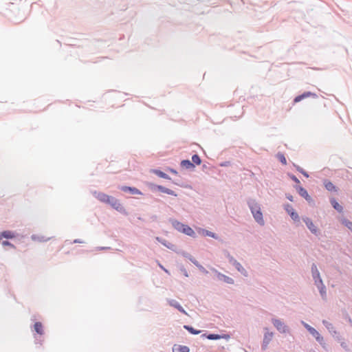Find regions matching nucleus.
<instances>
[{
  "instance_id": "7ed1b4c3",
  "label": "nucleus",
  "mask_w": 352,
  "mask_h": 352,
  "mask_svg": "<svg viewBox=\"0 0 352 352\" xmlns=\"http://www.w3.org/2000/svg\"><path fill=\"white\" fill-rule=\"evenodd\" d=\"M33 331H34L39 336H34V342L36 344H42L43 340L41 336L44 334L43 326L41 322H36L33 325Z\"/></svg>"
},
{
  "instance_id": "6e6d98bb",
  "label": "nucleus",
  "mask_w": 352,
  "mask_h": 352,
  "mask_svg": "<svg viewBox=\"0 0 352 352\" xmlns=\"http://www.w3.org/2000/svg\"><path fill=\"white\" fill-rule=\"evenodd\" d=\"M301 324L303 325V327L307 324L306 322H305L304 321H301Z\"/></svg>"
},
{
  "instance_id": "6ab92c4d",
  "label": "nucleus",
  "mask_w": 352,
  "mask_h": 352,
  "mask_svg": "<svg viewBox=\"0 0 352 352\" xmlns=\"http://www.w3.org/2000/svg\"><path fill=\"white\" fill-rule=\"evenodd\" d=\"M199 233L204 236H210L214 239H219V238L217 234L206 229L199 228Z\"/></svg>"
},
{
  "instance_id": "c85d7f7f",
  "label": "nucleus",
  "mask_w": 352,
  "mask_h": 352,
  "mask_svg": "<svg viewBox=\"0 0 352 352\" xmlns=\"http://www.w3.org/2000/svg\"><path fill=\"white\" fill-rule=\"evenodd\" d=\"M153 172L156 175H157L158 177H160L161 178H163V179H168V180H170L171 179V178L166 173H164L163 171H162L160 170L154 169V170H153Z\"/></svg>"
},
{
  "instance_id": "2f4dec72",
  "label": "nucleus",
  "mask_w": 352,
  "mask_h": 352,
  "mask_svg": "<svg viewBox=\"0 0 352 352\" xmlns=\"http://www.w3.org/2000/svg\"><path fill=\"white\" fill-rule=\"evenodd\" d=\"M184 257L188 258L190 261H191L193 264L194 262L197 261L193 256H192L189 253L182 251L180 253Z\"/></svg>"
},
{
  "instance_id": "aec40b11",
  "label": "nucleus",
  "mask_w": 352,
  "mask_h": 352,
  "mask_svg": "<svg viewBox=\"0 0 352 352\" xmlns=\"http://www.w3.org/2000/svg\"><path fill=\"white\" fill-rule=\"evenodd\" d=\"M1 236L2 238H5L6 239H12L16 237V234L11 230H4L0 232Z\"/></svg>"
},
{
  "instance_id": "e433bc0d",
  "label": "nucleus",
  "mask_w": 352,
  "mask_h": 352,
  "mask_svg": "<svg viewBox=\"0 0 352 352\" xmlns=\"http://www.w3.org/2000/svg\"><path fill=\"white\" fill-rule=\"evenodd\" d=\"M116 199V197H113V196H110L109 195L107 200H106V202L105 204H108L109 206H111V204L113 203V201Z\"/></svg>"
},
{
  "instance_id": "20e7f679",
  "label": "nucleus",
  "mask_w": 352,
  "mask_h": 352,
  "mask_svg": "<svg viewBox=\"0 0 352 352\" xmlns=\"http://www.w3.org/2000/svg\"><path fill=\"white\" fill-rule=\"evenodd\" d=\"M272 323L276 330L280 333H289V328L280 319L272 318Z\"/></svg>"
},
{
  "instance_id": "37998d69",
  "label": "nucleus",
  "mask_w": 352,
  "mask_h": 352,
  "mask_svg": "<svg viewBox=\"0 0 352 352\" xmlns=\"http://www.w3.org/2000/svg\"><path fill=\"white\" fill-rule=\"evenodd\" d=\"M290 178L296 184H299V179L294 175H290Z\"/></svg>"
},
{
  "instance_id": "dca6fc26",
  "label": "nucleus",
  "mask_w": 352,
  "mask_h": 352,
  "mask_svg": "<svg viewBox=\"0 0 352 352\" xmlns=\"http://www.w3.org/2000/svg\"><path fill=\"white\" fill-rule=\"evenodd\" d=\"M169 221L171 223L173 227L175 230H177V231L182 233L183 228L185 227L186 224H184V223L179 222V221L175 219H172V218H170L169 219Z\"/></svg>"
},
{
  "instance_id": "f8f14e48",
  "label": "nucleus",
  "mask_w": 352,
  "mask_h": 352,
  "mask_svg": "<svg viewBox=\"0 0 352 352\" xmlns=\"http://www.w3.org/2000/svg\"><path fill=\"white\" fill-rule=\"evenodd\" d=\"M285 210L287 211V212L289 214V216L291 217V218L294 221H300V217H299V215L298 214V213L294 210V208H292V206L287 204L286 206H285Z\"/></svg>"
},
{
  "instance_id": "2eb2a0df",
  "label": "nucleus",
  "mask_w": 352,
  "mask_h": 352,
  "mask_svg": "<svg viewBox=\"0 0 352 352\" xmlns=\"http://www.w3.org/2000/svg\"><path fill=\"white\" fill-rule=\"evenodd\" d=\"M168 302L170 306L175 307L179 312H181V313H182V314H184L185 315H187L186 311L184 309V308L181 306V305L176 300L168 299Z\"/></svg>"
},
{
  "instance_id": "6e6552de",
  "label": "nucleus",
  "mask_w": 352,
  "mask_h": 352,
  "mask_svg": "<svg viewBox=\"0 0 352 352\" xmlns=\"http://www.w3.org/2000/svg\"><path fill=\"white\" fill-rule=\"evenodd\" d=\"M212 271L216 274L217 278L219 280L223 281L228 284H234V280L232 278L229 277V276L219 272L215 268H212Z\"/></svg>"
},
{
  "instance_id": "58836bf2",
  "label": "nucleus",
  "mask_w": 352,
  "mask_h": 352,
  "mask_svg": "<svg viewBox=\"0 0 352 352\" xmlns=\"http://www.w3.org/2000/svg\"><path fill=\"white\" fill-rule=\"evenodd\" d=\"M224 255L228 258L229 263L231 261V259L234 258L228 251H225Z\"/></svg>"
},
{
  "instance_id": "de8ad7c7",
  "label": "nucleus",
  "mask_w": 352,
  "mask_h": 352,
  "mask_svg": "<svg viewBox=\"0 0 352 352\" xmlns=\"http://www.w3.org/2000/svg\"><path fill=\"white\" fill-rule=\"evenodd\" d=\"M300 173L302 174L305 177H309V174L304 170H302Z\"/></svg>"
},
{
  "instance_id": "cd10ccee",
  "label": "nucleus",
  "mask_w": 352,
  "mask_h": 352,
  "mask_svg": "<svg viewBox=\"0 0 352 352\" xmlns=\"http://www.w3.org/2000/svg\"><path fill=\"white\" fill-rule=\"evenodd\" d=\"M181 166L185 168L186 169H193L195 166L192 162L188 160H184L181 162Z\"/></svg>"
},
{
  "instance_id": "c03bdc74",
  "label": "nucleus",
  "mask_w": 352,
  "mask_h": 352,
  "mask_svg": "<svg viewBox=\"0 0 352 352\" xmlns=\"http://www.w3.org/2000/svg\"><path fill=\"white\" fill-rule=\"evenodd\" d=\"M286 198L290 201H294V197L290 194H286Z\"/></svg>"
},
{
  "instance_id": "4d7b16f0",
  "label": "nucleus",
  "mask_w": 352,
  "mask_h": 352,
  "mask_svg": "<svg viewBox=\"0 0 352 352\" xmlns=\"http://www.w3.org/2000/svg\"><path fill=\"white\" fill-rule=\"evenodd\" d=\"M173 182L175 184H176V185H179V183H178L177 182H176V181Z\"/></svg>"
},
{
  "instance_id": "f257e3e1",
  "label": "nucleus",
  "mask_w": 352,
  "mask_h": 352,
  "mask_svg": "<svg viewBox=\"0 0 352 352\" xmlns=\"http://www.w3.org/2000/svg\"><path fill=\"white\" fill-rule=\"evenodd\" d=\"M247 204L255 221L260 226H264L265 221L263 219L260 204L255 199L251 198L248 199Z\"/></svg>"
},
{
  "instance_id": "f3484780",
  "label": "nucleus",
  "mask_w": 352,
  "mask_h": 352,
  "mask_svg": "<svg viewBox=\"0 0 352 352\" xmlns=\"http://www.w3.org/2000/svg\"><path fill=\"white\" fill-rule=\"evenodd\" d=\"M296 190H297L298 193L303 198H305L306 200H309L311 199L310 196L309 195L307 190L302 187L301 186L296 185L294 186Z\"/></svg>"
},
{
  "instance_id": "a18cd8bd",
  "label": "nucleus",
  "mask_w": 352,
  "mask_h": 352,
  "mask_svg": "<svg viewBox=\"0 0 352 352\" xmlns=\"http://www.w3.org/2000/svg\"><path fill=\"white\" fill-rule=\"evenodd\" d=\"M181 271L183 272L184 275L186 276V277H188V272L186 271V270L185 268H182L181 269Z\"/></svg>"
},
{
  "instance_id": "13d9d810",
  "label": "nucleus",
  "mask_w": 352,
  "mask_h": 352,
  "mask_svg": "<svg viewBox=\"0 0 352 352\" xmlns=\"http://www.w3.org/2000/svg\"><path fill=\"white\" fill-rule=\"evenodd\" d=\"M349 322L350 323H352V320L351 319V318H349Z\"/></svg>"
},
{
  "instance_id": "79ce46f5",
  "label": "nucleus",
  "mask_w": 352,
  "mask_h": 352,
  "mask_svg": "<svg viewBox=\"0 0 352 352\" xmlns=\"http://www.w3.org/2000/svg\"><path fill=\"white\" fill-rule=\"evenodd\" d=\"M340 346L346 351H349L348 345L345 342H341Z\"/></svg>"
},
{
  "instance_id": "ddd939ff",
  "label": "nucleus",
  "mask_w": 352,
  "mask_h": 352,
  "mask_svg": "<svg viewBox=\"0 0 352 352\" xmlns=\"http://www.w3.org/2000/svg\"><path fill=\"white\" fill-rule=\"evenodd\" d=\"M113 209L119 212L120 213L122 214H127V212L126 211L125 208L122 205L120 204V201L116 199L113 203L111 206Z\"/></svg>"
},
{
  "instance_id": "5fc2aeb1",
  "label": "nucleus",
  "mask_w": 352,
  "mask_h": 352,
  "mask_svg": "<svg viewBox=\"0 0 352 352\" xmlns=\"http://www.w3.org/2000/svg\"><path fill=\"white\" fill-rule=\"evenodd\" d=\"M110 248H106V247H102L100 248L101 250H104V249H109Z\"/></svg>"
},
{
  "instance_id": "9d476101",
  "label": "nucleus",
  "mask_w": 352,
  "mask_h": 352,
  "mask_svg": "<svg viewBox=\"0 0 352 352\" xmlns=\"http://www.w3.org/2000/svg\"><path fill=\"white\" fill-rule=\"evenodd\" d=\"M230 263L232 265L236 268V270L238 272H239L241 274H243L245 276H248V272L246 270L235 258L231 259Z\"/></svg>"
},
{
  "instance_id": "c756f323",
  "label": "nucleus",
  "mask_w": 352,
  "mask_h": 352,
  "mask_svg": "<svg viewBox=\"0 0 352 352\" xmlns=\"http://www.w3.org/2000/svg\"><path fill=\"white\" fill-rule=\"evenodd\" d=\"M184 328L192 335H198L201 333L200 330H197L190 325H184Z\"/></svg>"
},
{
  "instance_id": "ea45409f",
  "label": "nucleus",
  "mask_w": 352,
  "mask_h": 352,
  "mask_svg": "<svg viewBox=\"0 0 352 352\" xmlns=\"http://www.w3.org/2000/svg\"><path fill=\"white\" fill-rule=\"evenodd\" d=\"M302 100H303V99H302V96H301V94H300V95H299V96H296V97L294 98V103H297V102H300Z\"/></svg>"
},
{
  "instance_id": "39448f33",
  "label": "nucleus",
  "mask_w": 352,
  "mask_h": 352,
  "mask_svg": "<svg viewBox=\"0 0 352 352\" xmlns=\"http://www.w3.org/2000/svg\"><path fill=\"white\" fill-rule=\"evenodd\" d=\"M322 324L335 339H336L338 341H341L342 340V336L340 335V333L335 329L333 325L331 322L325 320H323Z\"/></svg>"
},
{
  "instance_id": "4be33fe9",
  "label": "nucleus",
  "mask_w": 352,
  "mask_h": 352,
  "mask_svg": "<svg viewBox=\"0 0 352 352\" xmlns=\"http://www.w3.org/2000/svg\"><path fill=\"white\" fill-rule=\"evenodd\" d=\"M156 240L160 242L161 244H162L163 245H164L165 247H166L167 248L171 250H173L174 248H175V245H173V243L168 242V241H166V239H162L161 237H156Z\"/></svg>"
},
{
  "instance_id": "b1692460",
  "label": "nucleus",
  "mask_w": 352,
  "mask_h": 352,
  "mask_svg": "<svg viewBox=\"0 0 352 352\" xmlns=\"http://www.w3.org/2000/svg\"><path fill=\"white\" fill-rule=\"evenodd\" d=\"M190 352V349L188 346L185 345H177L175 344L173 347V352Z\"/></svg>"
},
{
  "instance_id": "603ef678",
  "label": "nucleus",
  "mask_w": 352,
  "mask_h": 352,
  "mask_svg": "<svg viewBox=\"0 0 352 352\" xmlns=\"http://www.w3.org/2000/svg\"><path fill=\"white\" fill-rule=\"evenodd\" d=\"M82 243V241H80L79 239H75V240L73 241V243Z\"/></svg>"
},
{
  "instance_id": "a211bd4d",
  "label": "nucleus",
  "mask_w": 352,
  "mask_h": 352,
  "mask_svg": "<svg viewBox=\"0 0 352 352\" xmlns=\"http://www.w3.org/2000/svg\"><path fill=\"white\" fill-rule=\"evenodd\" d=\"M91 193L98 200L104 204H105L106 200L109 196L108 195L104 192H98L96 190L93 191Z\"/></svg>"
},
{
  "instance_id": "09e8293b",
  "label": "nucleus",
  "mask_w": 352,
  "mask_h": 352,
  "mask_svg": "<svg viewBox=\"0 0 352 352\" xmlns=\"http://www.w3.org/2000/svg\"><path fill=\"white\" fill-rule=\"evenodd\" d=\"M300 173L302 174L305 177H309V174L304 170H302Z\"/></svg>"
},
{
  "instance_id": "bb28decb",
  "label": "nucleus",
  "mask_w": 352,
  "mask_h": 352,
  "mask_svg": "<svg viewBox=\"0 0 352 352\" xmlns=\"http://www.w3.org/2000/svg\"><path fill=\"white\" fill-rule=\"evenodd\" d=\"M182 233L193 238L196 236V233L195 232V231L188 225H186L185 227L183 228Z\"/></svg>"
},
{
  "instance_id": "5701e85b",
  "label": "nucleus",
  "mask_w": 352,
  "mask_h": 352,
  "mask_svg": "<svg viewBox=\"0 0 352 352\" xmlns=\"http://www.w3.org/2000/svg\"><path fill=\"white\" fill-rule=\"evenodd\" d=\"M31 239L34 241H38V242H47L51 238L50 237H45L42 235H38V234H32L31 236Z\"/></svg>"
},
{
  "instance_id": "49530a36",
  "label": "nucleus",
  "mask_w": 352,
  "mask_h": 352,
  "mask_svg": "<svg viewBox=\"0 0 352 352\" xmlns=\"http://www.w3.org/2000/svg\"><path fill=\"white\" fill-rule=\"evenodd\" d=\"M168 170L169 172H170L173 174L177 175V173H178L177 171L173 168H169Z\"/></svg>"
},
{
  "instance_id": "8fccbe9b",
  "label": "nucleus",
  "mask_w": 352,
  "mask_h": 352,
  "mask_svg": "<svg viewBox=\"0 0 352 352\" xmlns=\"http://www.w3.org/2000/svg\"><path fill=\"white\" fill-rule=\"evenodd\" d=\"M296 170L299 172V173H301V171L303 170V168H302L300 166H297V165H294Z\"/></svg>"
},
{
  "instance_id": "1a4fd4ad",
  "label": "nucleus",
  "mask_w": 352,
  "mask_h": 352,
  "mask_svg": "<svg viewBox=\"0 0 352 352\" xmlns=\"http://www.w3.org/2000/svg\"><path fill=\"white\" fill-rule=\"evenodd\" d=\"M311 274L313 279L314 280V283L316 285H322L323 283L322 278L320 275V272L317 268V266L315 263L311 265Z\"/></svg>"
},
{
  "instance_id": "4c0bfd02",
  "label": "nucleus",
  "mask_w": 352,
  "mask_h": 352,
  "mask_svg": "<svg viewBox=\"0 0 352 352\" xmlns=\"http://www.w3.org/2000/svg\"><path fill=\"white\" fill-rule=\"evenodd\" d=\"M2 243V245L3 246H9L11 248H13V249H15L16 247L14 245H13L12 243H11L10 241H8V240H5V241H3L1 242Z\"/></svg>"
},
{
  "instance_id": "412c9836",
  "label": "nucleus",
  "mask_w": 352,
  "mask_h": 352,
  "mask_svg": "<svg viewBox=\"0 0 352 352\" xmlns=\"http://www.w3.org/2000/svg\"><path fill=\"white\" fill-rule=\"evenodd\" d=\"M202 336L206 337V338H208V340H219L224 337H226V338L230 337L228 335L221 336L219 334H215V333H209L208 335L204 334V335H202Z\"/></svg>"
},
{
  "instance_id": "3c124183",
  "label": "nucleus",
  "mask_w": 352,
  "mask_h": 352,
  "mask_svg": "<svg viewBox=\"0 0 352 352\" xmlns=\"http://www.w3.org/2000/svg\"><path fill=\"white\" fill-rule=\"evenodd\" d=\"M304 327L309 331L311 328L312 327H311L309 324H308L307 323L304 326Z\"/></svg>"
},
{
  "instance_id": "72a5a7b5",
  "label": "nucleus",
  "mask_w": 352,
  "mask_h": 352,
  "mask_svg": "<svg viewBox=\"0 0 352 352\" xmlns=\"http://www.w3.org/2000/svg\"><path fill=\"white\" fill-rule=\"evenodd\" d=\"M276 157L283 164H287V160L283 153L278 152L276 154Z\"/></svg>"
},
{
  "instance_id": "9b49d317",
  "label": "nucleus",
  "mask_w": 352,
  "mask_h": 352,
  "mask_svg": "<svg viewBox=\"0 0 352 352\" xmlns=\"http://www.w3.org/2000/svg\"><path fill=\"white\" fill-rule=\"evenodd\" d=\"M119 189L124 192H129L131 195H142V192L135 187L122 186L119 187Z\"/></svg>"
},
{
  "instance_id": "864d4df0",
  "label": "nucleus",
  "mask_w": 352,
  "mask_h": 352,
  "mask_svg": "<svg viewBox=\"0 0 352 352\" xmlns=\"http://www.w3.org/2000/svg\"><path fill=\"white\" fill-rule=\"evenodd\" d=\"M160 267L164 270V272H168V270H166L162 265H160Z\"/></svg>"
},
{
  "instance_id": "7c9ffc66",
  "label": "nucleus",
  "mask_w": 352,
  "mask_h": 352,
  "mask_svg": "<svg viewBox=\"0 0 352 352\" xmlns=\"http://www.w3.org/2000/svg\"><path fill=\"white\" fill-rule=\"evenodd\" d=\"M316 286L318 287L321 296L322 298L326 296V287H325L324 285L323 284V283H322V285H317Z\"/></svg>"
},
{
  "instance_id": "f704fd0d",
  "label": "nucleus",
  "mask_w": 352,
  "mask_h": 352,
  "mask_svg": "<svg viewBox=\"0 0 352 352\" xmlns=\"http://www.w3.org/2000/svg\"><path fill=\"white\" fill-rule=\"evenodd\" d=\"M192 163L197 165H199L201 163V160L199 155L195 154L192 156Z\"/></svg>"
},
{
  "instance_id": "c9c22d12",
  "label": "nucleus",
  "mask_w": 352,
  "mask_h": 352,
  "mask_svg": "<svg viewBox=\"0 0 352 352\" xmlns=\"http://www.w3.org/2000/svg\"><path fill=\"white\" fill-rule=\"evenodd\" d=\"M194 265H195L196 267H198V269H199L201 272H202L203 273H204V274H207L208 273V272L206 270V268H205L204 266H202L201 265H200V264L199 263V262H198V261H195V262H194Z\"/></svg>"
},
{
  "instance_id": "423d86ee",
  "label": "nucleus",
  "mask_w": 352,
  "mask_h": 352,
  "mask_svg": "<svg viewBox=\"0 0 352 352\" xmlns=\"http://www.w3.org/2000/svg\"><path fill=\"white\" fill-rule=\"evenodd\" d=\"M265 333L263 336V340L261 344V349L263 351H265L267 349L268 344L272 341L274 337V333L270 332L267 327L264 328Z\"/></svg>"
},
{
  "instance_id": "f03ea898",
  "label": "nucleus",
  "mask_w": 352,
  "mask_h": 352,
  "mask_svg": "<svg viewBox=\"0 0 352 352\" xmlns=\"http://www.w3.org/2000/svg\"><path fill=\"white\" fill-rule=\"evenodd\" d=\"M148 186L150 188V190L153 192L157 190L161 192L166 193V194L173 195L175 197L177 196V195L175 193V191H173L171 189L167 188L163 186H161V185H157V184H155L153 183H149V184H148Z\"/></svg>"
},
{
  "instance_id": "4468645a",
  "label": "nucleus",
  "mask_w": 352,
  "mask_h": 352,
  "mask_svg": "<svg viewBox=\"0 0 352 352\" xmlns=\"http://www.w3.org/2000/svg\"><path fill=\"white\" fill-rule=\"evenodd\" d=\"M309 333L314 336L316 341L321 345L324 344V338L323 337L318 333V331L315 329L314 327H312L309 331Z\"/></svg>"
},
{
  "instance_id": "0eeeda50",
  "label": "nucleus",
  "mask_w": 352,
  "mask_h": 352,
  "mask_svg": "<svg viewBox=\"0 0 352 352\" xmlns=\"http://www.w3.org/2000/svg\"><path fill=\"white\" fill-rule=\"evenodd\" d=\"M302 220L306 224L310 232L316 236H318L320 232L318 228L314 225L312 220L309 217H302Z\"/></svg>"
},
{
  "instance_id": "473e14b6",
  "label": "nucleus",
  "mask_w": 352,
  "mask_h": 352,
  "mask_svg": "<svg viewBox=\"0 0 352 352\" xmlns=\"http://www.w3.org/2000/svg\"><path fill=\"white\" fill-rule=\"evenodd\" d=\"M302 99L307 98L308 97H313L314 98H318V95L315 93H312L311 91H305L301 94Z\"/></svg>"
},
{
  "instance_id": "393cba45",
  "label": "nucleus",
  "mask_w": 352,
  "mask_h": 352,
  "mask_svg": "<svg viewBox=\"0 0 352 352\" xmlns=\"http://www.w3.org/2000/svg\"><path fill=\"white\" fill-rule=\"evenodd\" d=\"M324 185L325 188L328 191H330V192L337 191V188H336V186L331 182L329 181L328 179L324 180Z\"/></svg>"
},
{
  "instance_id": "a878e982",
  "label": "nucleus",
  "mask_w": 352,
  "mask_h": 352,
  "mask_svg": "<svg viewBox=\"0 0 352 352\" xmlns=\"http://www.w3.org/2000/svg\"><path fill=\"white\" fill-rule=\"evenodd\" d=\"M330 203L333 208L337 210L338 212H342L343 207L339 204V203L334 198H331L330 199Z\"/></svg>"
},
{
  "instance_id": "a19ab883",
  "label": "nucleus",
  "mask_w": 352,
  "mask_h": 352,
  "mask_svg": "<svg viewBox=\"0 0 352 352\" xmlns=\"http://www.w3.org/2000/svg\"><path fill=\"white\" fill-rule=\"evenodd\" d=\"M230 162L229 161H225L222 163L220 164V166H222V167H226V166H229L230 165Z\"/></svg>"
}]
</instances>
